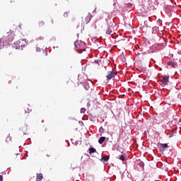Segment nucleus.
<instances>
[{"instance_id":"obj_18","label":"nucleus","mask_w":181,"mask_h":181,"mask_svg":"<svg viewBox=\"0 0 181 181\" xmlns=\"http://www.w3.org/2000/svg\"><path fill=\"white\" fill-rule=\"evenodd\" d=\"M168 65L172 66L173 67V69H175V67L176 66V64H175L173 62H168Z\"/></svg>"},{"instance_id":"obj_14","label":"nucleus","mask_w":181,"mask_h":181,"mask_svg":"<svg viewBox=\"0 0 181 181\" xmlns=\"http://www.w3.org/2000/svg\"><path fill=\"white\" fill-rule=\"evenodd\" d=\"M109 160H110V156L102 157V160H104V162H108Z\"/></svg>"},{"instance_id":"obj_9","label":"nucleus","mask_w":181,"mask_h":181,"mask_svg":"<svg viewBox=\"0 0 181 181\" xmlns=\"http://www.w3.org/2000/svg\"><path fill=\"white\" fill-rule=\"evenodd\" d=\"M162 84H164V86H166L168 83H169V77L168 76H163V79L161 80Z\"/></svg>"},{"instance_id":"obj_7","label":"nucleus","mask_w":181,"mask_h":181,"mask_svg":"<svg viewBox=\"0 0 181 181\" xmlns=\"http://www.w3.org/2000/svg\"><path fill=\"white\" fill-rule=\"evenodd\" d=\"M47 26H53V25H54V21L53 20V18H48L47 21Z\"/></svg>"},{"instance_id":"obj_13","label":"nucleus","mask_w":181,"mask_h":181,"mask_svg":"<svg viewBox=\"0 0 181 181\" xmlns=\"http://www.w3.org/2000/svg\"><path fill=\"white\" fill-rule=\"evenodd\" d=\"M12 141V137H11V134H8V136L6 138V142L7 144H9V142Z\"/></svg>"},{"instance_id":"obj_21","label":"nucleus","mask_w":181,"mask_h":181,"mask_svg":"<svg viewBox=\"0 0 181 181\" xmlns=\"http://www.w3.org/2000/svg\"><path fill=\"white\" fill-rule=\"evenodd\" d=\"M139 165L141 168H144V166H145V164H144V162H143V161H139Z\"/></svg>"},{"instance_id":"obj_5","label":"nucleus","mask_w":181,"mask_h":181,"mask_svg":"<svg viewBox=\"0 0 181 181\" xmlns=\"http://www.w3.org/2000/svg\"><path fill=\"white\" fill-rule=\"evenodd\" d=\"M23 46L24 45H19L18 43H14L12 45L13 49H15V50H23Z\"/></svg>"},{"instance_id":"obj_17","label":"nucleus","mask_w":181,"mask_h":181,"mask_svg":"<svg viewBox=\"0 0 181 181\" xmlns=\"http://www.w3.org/2000/svg\"><path fill=\"white\" fill-rule=\"evenodd\" d=\"M152 30H153V33L155 35L157 33L158 30H159V28L158 27H153L152 28Z\"/></svg>"},{"instance_id":"obj_4","label":"nucleus","mask_w":181,"mask_h":181,"mask_svg":"<svg viewBox=\"0 0 181 181\" xmlns=\"http://www.w3.org/2000/svg\"><path fill=\"white\" fill-rule=\"evenodd\" d=\"M0 43L2 44L4 46H6V45H9V43H11V41L8 40V37L6 36H4L0 39Z\"/></svg>"},{"instance_id":"obj_8","label":"nucleus","mask_w":181,"mask_h":181,"mask_svg":"<svg viewBox=\"0 0 181 181\" xmlns=\"http://www.w3.org/2000/svg\"><path fill=\"white\" fill-rule=\"evenodd\" d=\"M168 144H161L160 145V152H165L166 151V148H168Z\"/></svg>"},{"instance_id":"obj_28","label":"nucleus","mask_w":181,"mask_h":181,"mask_svg":"<svg viewBox=\"0 0 181 181\" xmlns=\"http://www.w3.org/2000/svg\"><path fill=\"white\" fill-rule=\"evenodd\" d=\"M81 111H84V109H81Z\"/></svg>"},{"instance_id":"obj_2","label":"nucleus","mask_w":181,"mask_h":181,"mask_svg":"<svg viewBox=\"0 0 181 181\" xmlns=\"http://www.w3.org/2000/svg\"><path fill=\"white\" fill-rule=\"evenodd\" d=\"M90 21H91V14L88 13L85 17H82V22L83 23H90Z\"/></svg>"},{"instance_id":"obj_20","label":"nucleus","mask_w":181,"mask_h":181,"mask_svg":"<svg viewBox=\"0 0 181 181\" xmlns=\"http://www.w3.org/2000/svg\"><path fill=\"white\" fill-rule=\"evenodd\" d=\"M119 159H120V160H122V162H124V160H125V156L124 155L119 156Z\"/></svg>"},{"instance_id":"obj_16","label":"nucleus","mask_w":181,"mask_h":181,"mask_svg":"<svg viewBox=\"0 0 181 181\" xmlns=\"http://www.w3.org/2000/svg\"><path fill=\"white\" fill-rule=\"evenodd\" d=\"M95 152H96V150H95V148H93V147H91V148H89V153H95Z\"/></svg>"},{"instance_id":"obj_11","label":"nucleus","mask_w":181,"mask_h":181,"mask_svg":"<svg viewBox=\"0 0 181 181\" xmlns=\"http://www.w3.org/2000/svg\"><path fill=\"white\" fill-rule=\"evenodd\" d=\"M44 27H45V21H39L37 23V28L39 29H42V28H44Z\"/></svg>"},{"instance_id":"obj_19","label":"nucleus","mask_w":181,"mask_h":181,"mask_svg":"<svg viewBox=\"0 0 181 181\" xmlns=\"http://www.w3.org/2000/svg\"><path fill=\"white\" fill-rule=\"evenodd\" d=\"M112 33V30H111V28H108L107 30L106 31V34L111 35Z\"/></svg>"},{"instance_id":"obj_25","label":"nucleus","mask_w":181,"mask_h":181,"mask_svg":"<svg viewBox=\"0 0 181 181\" xmlns=\"http://www.w3.org/2000/svg\"><path fill=\"white\" fill-rule=\"evenodd\" d=\"M177 98H180L181 100V93H180L177 95Z\"/></svg>"},{"instance_id":"obj_24","label":"nucleus","mask_w":181,"mask_h":181,"mask_svg":"<svg viewBox=\"0 0 181 181\" xmlns=\"http://www.w3.org/2000/svg\"><path fill=\"white\" fill-rule=\"evenodd\" d=\"M0 181H4V176L0 175Z\"/></svg>"},{"instance_id":"obj_1","label":"nucleus","mask_w":181,"mask_h":181,"mask_svg":"<svg viewBox=\"0 0 181 181\" xmlns=\"http://www.w3.org/2000/svg\"><path fill=\"white\" fill-rule=\"evenodd\" d=\"M74 46L76 50L78 51V53H81V51L86 50V43L82 41H76L74 42Z\"/></svg>"},{"instance_id":"obj_3","label":"nucleus","mask_w":181,"mask_h":181,"mask_svg":"<svg viewBox=\"0 0 181 181\" xmlns=\"http://www.w3.org/2000/svg\"><path fill=\"white\" fill-rule=\"evenodd\" d=\"M115 76H117V72L112 71H107V75L106 76V78H107V80H111L112 78H114V77H115Z\"/></svg>"},{"instance_id":"obj_27","label":"nucleus","mask_w":181,"mask_h":181,"mask_svg":"<svg viewBox=\"0 0 181 181\" xmlns=\"http://www.w3.org/2000/svg\"><path fill=\"white\" fill-rule=\"evenodd\" d=\"M103 131H104V129H103V128L100 127V129H99V132H103Z\"/></svg>"},{"instance_id":"obj_23","label":"nucleus","mask_w":181,"mask_h":181,"mask_svg":"<svg viewBox=\"0 0 181 181\" xmlns=\"http://www.w3.org/2000/svg\"><path fill=\"white\" fill-rule=\"evenodd\" d=\"M64 18H68L69 17V13H64Z\"/></svg>"},{"instance_id":"obj_26","label":"nucleus","mask_w":181,"mask_h":181,"mask_svg":"<svg viewBox=\"0 0 181 181\" xmlns=\"http://www.w3.org/2000/svg\"><path fill=\"white\" fill-rule=\"evenodd\" d=\"M40 50H41V49H40V47H37V48H36V52H40Z\"/></svg>"},{"instance_id":"obj_12","label":"nucleus","mask_w":181,"mask_h":181,"mask_svg":"<svg viewBox=\"0 0 181 181\" xmlns=\"http://www.w3.org/2000/svg\"><path fill=\"white\" fill-rule=\"evenodd\" d=\"M42 179H43V174H42V173H37L36 181H40Z\"/></svg>"},{"instance_id":"obj_22","label":"nucleus","mask_w":181,"mask_h":181,"mask_svg":"<svg viewBox=\"0 0 181 181\" xmlns=\"http://www.w3.org/2000/svg\"><path fill=\"white\" fill-rule=\"evenodd\" d=\"M45 40V38L42 36L37 38V40Z\"/></svg>"},{"instance_id":"obj_6","label":"nucleus","mask_w":181,"mask_h":181,"mask_svg":"<svg viewBox=\"0 0 181 181\" xmlns=\"http://www.w3.org/2000/svg\"><path fill=\"white\" fill-rule=\"evenodd\" d=\"M6 37L8 40L10 41V43H11L12 42L13 39H15V34H13V33H10V34H8Z\"/></svg>"},{"instance_id":"obj_15","label":"nucleus","mask_w":181,"mask_h":181,"mask_svg":"<svg viewBox=\"0 0 181 181\" xmlns=\"http://www.w3.org/2000/svg\"><path fill=\"white\" fill-rule=\"evenodd\" d=\"M105 141V137L102 136V137H100V138L99 139L98 143L101 144H103Z\"/></svg>"},{"instance_id":"obj_10","label":"nucleus","mask_w":181,"mask_h":181,"mask_svg":"<svg viewBox=\"0 0 181 181\" xmlns=\"http://www.w3.org/2000/svg\"><path fill=\"white\" fill-rule=\"evenodd\" d=\"M18 46H23V47H25V46H26V45H28V42H26V40L22 39L20 40V41H18Z\"/></svg>"}]
</instances>
